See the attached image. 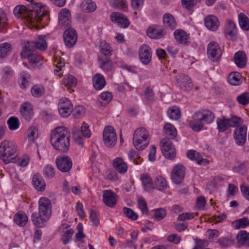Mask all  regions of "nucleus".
<instances>
[{
    "label": "nucleus",
    "instance_id": "nucleus-1",
    "mask_svg": "<svg viewBox=\"0 0 249 249\" xmlns=\"http://www.w3.org/2000/svg\"><path fill=\"white\" fill-rule=\"evenodd\" d=\"M70 132L65 126H58L50 135V142L53 148L60 152L68 151L70 145Z\"/></svg>",
    "mask_w": 249,
    "mask_h": 249
},
{
    "label": "nucleus",
    "instance_id": "nucleus-2",
    "mask_svg": "<svg viewBox=\"0 0 249 249\" xmlns=\"http://www.w3.org/2000/svg\"><path fill=\"white\" fill-rule=\"evenodd\" d=\"M14 13L18 18H26L31 23L40 22L44 18L47 17L48 11L45 7L36 6L33 9H27L24 5L17 6L14 9Z\"/></svg>",
    "mask_w": 249,
    "mask_h": 249
},
{
    "label": "nucleus",
    "instance_id": "nucleus-3",
    "mask_svg": "<svg viewBox=\"0 0 249 249\" xmlns=\"http://www.w3.org/2000/svg\"><path fill=\"white\" fill-rule=\"evenodd\" d=\"M17 146L13 142L5 140L0 142V159L6 164L13 160L11 157L15 156Z\"/></svg>",
    "mask_w": 249,
    "mask_h": 249
},
{
    "label": "nucleus",
    "instance_id": "nucleus-4",
    "mask_svg": "<svg viewBox=\"0 0 249 249\" xmlns=\"http://www.w3.org/2000/svg\"><path fill=\"white\" fill-rule=\"evenodd\" d=\"M150 142L148 131L143 127L137 128L134 132L133 143L135 147L139 150H142L147 147Z\"/></svg>",
    "mask_w": 249,
    "mask_h": 249
},
{
    "label": "nucleus",
    "instance_id": "nucleus-5",
    "mask_svg": "<svg viewBox=\"0 0 249 249\" xmlns=\"http://www.w3.org/2000/svg\"><path fill=\"white\" fill-rule=\"evenodd\" d=\"M103 140L105 145L108 147H113L116 143L117 137L114 129L111 126H106L103 131Z\"/></svg>",
    "mask_w": 249,
    "mask_h": 249
},
{
    "label": "nucleus",
    "instance_id": "nucleus-6",
    "mask_svg": "<svg viewBox=\"0 0 249 249\" xmlns=\"http://www.w3.org/2000/svg\"><path fill=\"white\" fill-rule=\"evenodd\" d=\"M160 145L162 153L166 158L173 159L176 157V149L174 145L170 140L163 139L160 142Z\"/></svg>",
    "mask_w": 249,
    "mask_h": 249
},
{
    "label": "nucleus",
    "instance_id": "nucleus-7",
    "mask_svg": "<svg viewBox=\"0 0 249 249\" xmlns=\"http://www.w3.org/2000/svg\"><path fill=\"white\" fill-rule=\"evenodd\" d=\"M39 213L43 218H50L51 215V203L50 200L45 197H42L38 202Z\"/></svg>",
    "mask_w": 249,
    "mask_h": 249
},
{
    "label": "nucleus",
    "instance_id": "nucleus-8",
    "mask_svg": "<svg viewBox=\"0 0 249 249\" xmlns=\"http://www.w3.org/2000/svg\"><path fill=\"white\" fill-rule=\"evenodd\" d=\"M55 163L57 168L62 172H69L72 165V160L68 156L58 157Z\"/></svg>",
    "mask_w": 249,
    "mask_h": 249
},
{
    "label": "nucleus",
    "instance_id": "nucleus-9",
    "mask_svg": "<svg viewBox=\"0 0 249 249\" xmlns=\"http://www.w3.org/2000/svg\"><path fill=\"white\" fill-rule=\"evenodd\" d=\"M207 53L209 58L213 61H217L219 60L222 52L217 43L212 41L208 45Z\"/></svg>",
    "mask_w": 249,
    "mask_h": 249
},
{
    "label": "nucleus",
    "instance_id": "nucleus-10",
    "mask_svg": "<svg viewBox=\"0 0 249 249\" xmlns=\"http://www.w3.org/2000/svg\"><path fill=\"white\" fill-rule=\"evenodd\" d=\"M58 110L61 116H69L72 110V105L70 100L67 98L61 99L58 104Z\"/></svg>",
    "mask_w": 249,
    "mask_h": 249
},
{
    "label": "nucleus",
    "instance_id": "nucleus-11",
    "mask_svg": "<svg viewBox=\"0 0 249 249\" xmlns=\"http://www.w3.org/2000/svg\"><path fill=\"white\" fill-rule=\"evenodd\" d=\"M247 134V127L242 125L236 128L233 131L234 139L239 145H243L246 142Z\"/></svg>",
    "mask_w": 249,
    "mask_h": 249
},
{
    "label": "nucleus",
    "instance_id": "nucleus-12",
    "mask_svg": "<svg viewBox=\"0 0 249 249\" xmlns=\"http://www.w3.org/2000/svg\"><path fill=\"white\" fill-rule=\"evenodd\" d=\"M63 38L66 46L72 47L75 44L77 39L75 30L71 28L66 29L63 34Z\"/></svg>",
    "mask_w": 249,
    "mask_h": 249
},
{
    "label": "nucleus",
    "instance_id": "nucleus-13",
    "mask_svg": "<svg viewBox=\"0 0 249 249\" xmlns=\"http://www.w3.org/2000/svg\"><path fill=\"white\" fill-rule=\"evenodd\" d=\"M139 55L142 63L147 65L151 60V49L148 45H142L139 49Z\"/></svg>",
    "mask_w": 249,
    "mask_h": 249
},
{
    "label": "nucleus",
    "instance_id": "nucleus-14",
    "mask_svg": "<svg viewBox=\"0 0 249 249\" xmlns=\"http://www.w3.org/2000/svg\"><path fill=\"white\" fill-rule=\"evenodd\" d=\"M176 84L180 88L186 91H189L192 89L193 84L190 77L185 74H180L176 77Z\"/></svg>",
    "mask_w": 249,
    "mask_h": 249
},
{
    "label": "nucleus",
    "instance_id": "nucleus-15",
    "mask_svg": "<svg viewBox=\"0 0 249 249\" xmlns=\"http://www.w3.org/2000/svg\"><path fill=\"white\" fill-rule=\"evenodd\" d=\"M147 36L152 39H160L165 34L163 27L160 26L153 25L149 27L146 31Z\"/></svg>",
    "mask_w": 249,
    "mask_h": 249
},
{
    "label": "nucleus",
    "instance_id": "nucleus-16",
    "mask_svg": "<svg viewBox=\"0 0 249 249\" xmlns=\"http://www.w3.org/2000/svg\"><path fill=\"white\" fill-rule=\"evenodd\" d=\"M110 20L116 23L122 28H126L130 25V22L127 18L123 14L118 12H113L110 15Z\"/></svg>",
    "mask_w": 249,
    "mask_h": 249
},
{
    "label": "nucleus",
    "instance_id": "nucleus-17",
    "mask_svg": "<svg viewBox=\"0 0 249 249\" xmlns=\"http://www.w3.org/2000/svg\"><path fill=\"white\" fill-rule=\"evenodd\" d=\"M185 174L184 167L181 164L177 165L172 173V179L176 184L180 183L183 180Z\"/></svg>",
    "mask_w": 249,
    "mask_h": 249
},
{
    "label": "nucleus",
    "instance_id": "nucleus-18",
    "mask_svg": "<svg viewBox=\"0 0 249 249\" xmlns=\"http://www.w3.org/2000/svg\"><path fill=\"white\" fill-rule=\"evenodd\" d=\"M206 27L210 30L215 31L220 26V22L218 18L213 15L207 16L204 19Z\"/></svg>",
    "mask_w": 249,
    "mask_h": 249
},
{
    "label": "nucleus",
    "instance_id": "nucleus-19",
    "mask_svg": "<svg viewBox=\"0 0 249 249\" xmlns=\"http://www.w3.org/2000/svg\"><path fill=\"white\" fill-rule=\"evenodd\" d=\"M196 113L205 124H211L215 118L214 113L209 110H201L196 112Z\"/></svg>",
    "mask_w": 249,
    "mask_h": 249
},
{
    "label": "nucleus",
    "instance_id": "nucleus-20",
    "mask_svg": "<svg viewBox=\"0 0 249 249\" xmlns=\"http://www.w3.org/2000/svg\"><path fill=\"white\" fill-rule=\"evenodd\" d=\"M71 13L70 10L64 8L59 14V24L63 27H67L71 23Z\"/></svg>",
    "mask_w": 249,
    "mask_h": 249
},
{
    "label": "nucleus",
    "instance_id": "nucleus-21",
    "mask_svg": "<svg viewBox=\"0 0 249 249\" xmlns=\"http://www.w3.org/2000/svg\"><path fill=\"white\" fill-rule=\"evenodd\" d=\"M103 202L107 206L113 207L116 204L117 196L113 192L106 190L104 192Z\"/></svg>",
    "mask_w": 249,
    "mask_h": 249
},
{
    "label": "nucleus",
    "instance_id": "nucleus-22",
    "mask_svg": "<svg viewBox=\"0 0 249 249\" xmlns=\"http://www.w3.org/2000/svg\"><path fill=\"white\" fill-rule=\"evenodd\" d=\"M20 111L22 118L26 121H30L34 115L33 107L29 103L23 104L20 107Z\"/></svg>",
    "mask_w": 249,
    "mask_h": 249
},
{
    "label": "nucleus",
    "instance_id": "nucleus-23",
    "mask_svg": "<svg viewBox=\"0 0 249 249\" xmlns=\"http://www.w3.org/2000/svg\"><path fill=\"white\" fill-rule=\"evenodd\" d=\"M113 166L120 174H125L127 171V165L122 158H116L113 161Z\"/></svg>",
    "mask_w": 249,
    "mask_h": 249
},
{
    "label": "nucleus",
    "instance_id": "nucleus-24",
    "mask_svg": "<svg viewBox=\"0 0 249 249\" xmlns=\"http://www.w3.org/2000/svg\"><path fill=\"white\" fill-rule=\"evenodd\" d=\"M144 190L147 192H150L155 188V185L152 181V178L147 174H143L141 176Z\"/></svg>",
    "mask_w": 249,
    "mask_h": 249
},
{
    "label": "nucleus",
    "instance_id": "nucleus-25",
    "mask_svg": "<svg viewBox=\"0 0 249 249\" xmlns=\"http://www.w3.org/2000/svg\"><path fill=\"white\" fill-rule=\"evenodd\" d=\"M187 156L191 160L197 162V163L200 165L208 162L206 159H203L202 156L199 153L194 150L187 151Z\"/></svg>",
    "mask_w": 249,
    "mask_h": 249
},
{
    "label": "nucleus",
    "instance_id": "nucleus-26",
    "mask_svg": "<svg viewBox=\"0 0 249 249\" xmlns=\"http://www.w3.org/2000/svg\"><path fill=\"white\" fill-rule=\"evenodd\" d=\"M189 124L194 131L197 132L202 129L205 124L195 112L192 117V120L190 121Z\"/></svg>",
    "mask_w": 249,
    "mask_h": 249
},
{
    "label": "nucleus",
    "instance_id": "nucleus-27",
    "mask_svg": "<svg viewBox=\"0 0 249 249\" xmlns=\"http://www.w3.org/2000/svg\"><path fill=\"white\" fill-rule=\"evenodd\" d=\"M225 33L232 37L237 34V28L234 22L231 19L226 20L225 25Z\"/></svg>",
    "mask_w": 249,
    "mask_h": 249
},
{
    "label": "nucleus",
    "instance_id": "nucleus-28",
    "mask_svg": "<svg viewBox=\"0 0 249 249\" xmlns=\"http://www.w3.org/2000/svg\"><path fill=\"white\" fill-rule=\"evenodd\" d=\"M93 86L97 90H101L106 85V80L100 73H96L92 78Z\"/></svg>",
    "mask_w": 249,
    "mask_h": 249
},
{
    "label": "nucleus",
    "instance_id": "nucleus-29",
    "mask_svg": "<svg viewBox=\"0 0 249 249\" xmlns=\"http://www.w3.org/2000/svg\"><path fill=\"white\" fill-rule=\"evenodd\" d=\"M33 184L38 191H44L46 184L42 177L38 174H35L33 177Z\"/></svg>",
    "mask_w": 249,
    "mask_h": 249
},
{
    "label": "nucleus",
    "instance_id": "nucleus-30",
    "mask_svg": "<svg viewBox=\"0 0 249 249\" xmlns=\"http://www.w3.org/2000/svg\"><path fill=\"white\" fill-rule=\"evenodd\" d=\"M163 23L166 28L174 30L176 27V22L174 17L169 13L165 14L163 17Z\"/></svg>",
    "mask_w": 249,
    "mask_h": 249
},
{
    "label": "nucleus",
    "instance_id": "nucleus-31",
    "mask_svg": "<svg viewBox=\"0 0 249 249\" xmlns=\"http://www.w3.org/2000/svg\"><path fill=\"white\" fill-rule=\"evenodd\" d=\"M234 62L236 65L240 67L243 68L245 67L246 64V54L243 51H238L234 54Z\"/></svg>",
    "mask_w": 249,
    "mask_h": 249
},
{
    "label": "nucleus",
    "instance_id": "nucleus-32",
    "mask_svg": "<svg viewBox=\"0 0 249 249\" xmlns=\"http://www.w3.org/2000/svg\"><path fill=\"white\" fill-rule=\"evenodd\" d=\"M80 6L82 11L87 13L92 12L97 8L96 3L91 0H84Z\"/></svg>",
    "mask_w": 249,
    "mask_h": 249
},
{
    "label": "nucleus",
    "instance_id": "nucleus-33",
    "mask_svg": "<svg viewBox=\"0 0 249 249\" xmlns=\"http://www.w3.org/2000/svg\"><path fill=\"white\" fill-rule=\"evenodd\" d=\"M228 119L225 117L218 118L216 120L217 128L219 132H224L230 127Z\"/></svg>",
    "mask_w": 249,
    "mask_h": 249
},
{
    "label": "nucleus",
    "instance_id": "nucleus-34",
    "mask_svg": "<svg viewBox=\"0 0 249 249\" xmlns=\"http://www.w3.org/2000/svg\"><path fill=\"white\" fill-rule=\"evenodd\" d=\"M39 213H33L31 215V220L34 225L37 227H42L44 223L48 220L47 219L43 218Z\"/></svg>",
    "mask_w": 249,
    "mask_h": 249
},
{
    "label": "nucleus",
    "instance_id": "nucleus-35",
    "mask_svg": "<svg viewBox=\"0 0 249 249\" xmlns=\"http://www.w3.org/2000/svg\"><path fill=\"white\" fill-rule=\"evenodd\" d=\"M14 220L17 225L24 226L28 222V218L24 213L19 212L15 215Z\"/></svg>",
    "mask_w": 249,
    "mask_h": 249
},
{
    "label": "nucleus",
    "instance_id": "nucleus-36",
    "mask_svg": "<svg viewBox=\"0 0 249 249\" xmlns=\"http://www.w3.org/2000/svg\"><path fill=\"white\" fill-rule=\"evenodd\" d=\"M112 97L111 92L109 91L103 92L99 95L98 101L101 106L105 107L111 101Z\"/></svg>",
    "mask_w": 249,
    "mask_h": 249
},
{
    "label": "nucleus",
    "instance_id": "nucleus-37",
    "mask_svg": "<svg viewBox=\"0 0 249 249\" xmlns=\"http://www.w3.org/2000/svg\"><path fill=\"white\" fill-rule=\"evenodd\" d=\"M176 40L181 44H187L188 43V37L186 33L182 30H178L174 32Z\"/></svg>",
    "mask_w": 249,
    "mask_h": 249
},
{
    "label": "nucleus",
    "instance_id": "nucleus-38",
    "mask_svg": "<svg viewBox=\"0 0 249 249\" xmlns=\"http://www.w3.org/2000/svg\"><path fill=\"white\" fill-rule=\"evenodd\" d=\"M45 36H39L36 41L34 42V45L36 48L41 51H45L47 48V43Z\"/></svg>",
    "mask_w": 249,
    "mask_h": 249
},
{
    "label": "nucleus",
    "instance_id": "nucleus-39",
    "mask_svg": "<svg viewBox=\"0 0 249 249\" xmlns=\"http://www.w3.org/2000/svg\"><path fill=\"white\" fill-rule=\"evenodd\" d=\"M237 239L240 245L249 247V232L246 231H240L237 235Z\"/></svg>",
    "mask_w": 249,
    "mask_h": 249
},
{
    "label": "nucleus",
    "instance_id": "nucleus-40",
    "mask_svg": "<svg viewBox=\"0 0 249 249\" xmlns=\"http://www.w3.org/2000/svg\"><path fill=\"white\" fill-rule=\"evenodd\" d=\"M34 42H28L23 48L22 51L21 52V57L23 58H27L31 54L34 53Z\"/></svg>",
    "mask_w": 249,
    "mask_h": 249
},
{
    "label": "nucleus",
    "instance_id": "nucleus-41",
    "mask_svg": "<svg viewBox=\"0 0 249 249\" xmlns=\"http://www.w3.org/2000/svg\"><path fill=\"white\" fill-rule=\"evenodd\" d=\"M151 213L153 218L157 221L162 220L166 215V211L162 208L153 209Z\"/></svg>",
    "mask_w": 249,
    "mask_h": 249
},
{
    "label": "nucleus",
    "instance_id": "nucleus-42",
    "mask_svg": "<svg viewBox=\"0 0 249 249\" xmlns=\"http://www.w3.org/2000/svg\"><path fill=\"white\" fill-rule=\"evenodd\" d=\"M12 45L7 42L0 44V58H6L10 53L12 50Z\"/></svg>",
    "mask_w": 249,
    "mask_h": 249
},
{
    "label": "nucleus",
    "instance_id": "nucleus-43",
    "mask_svg": "<svg viewBox=\"0 0 249 249\" xmlns=\"http://www.w3.org/2000/svg\"><path fill=\"white\" fill-rule=\"evenodd\" d=\"M238 21L240 27L246 31L249 30V19L242 13L238 15Z\"/></svg>",
    "mask_w": 249,
    "mask_h": 249
},
{
    "label": "nucleus",
    "instance_id": "nucleus-44",
    "mask_svg": "<svg viewBox=\"0 0 249 249\" xmlns=\"http://www.w3.org/2000/svg\"><path fill=\"white\" fill-rule=\"evenodd\" d=\"M63 227L67 230L65 231L61 239L63 244L66 245L69 243L70 240L71 239L74 233V231L72 229L70 228V226L67 224L64 225Z\"/></svg>",
    "mask_w": 249,
    "mask_h": 249
},
{
    "label": "nucleus",
    "instance_id": "nucleus-45",
    "mask_svg": "<svg viewBox=\"0 0 249 249\" xmlns=\"http://www.w3.org/2000/svg\"><path fill=\"white\" fill-rule=\"evenodd\" d=\"M240 74L238 72L231 73L228 78L230 84L233 86H238L240 84Z\"/></svg>",
    "mask_w": 249,
    "mask_h": 249
},
{
    "label": "nucleus",
    "instance_id": "nucleus-46",
    "mask_svg": "<svg viewBox=\"0 0 249 249\" xmlns=\"http://www.w3.org/2000/svg\"><path fill=\"white\" fill-rule=\"evenodd\" d=\"M63 84L67 88L68 90H69L70 88L76 86L77 80L76 78L72 75H68L63 79Z\"/></svg>",
    "mask_w": 249,
    "mask_h": 249
},
{
    "label": "nucleus",
    "instance_id": "nucleus-47",
    "mask_svg": "<svg viewBox=\"0 0 249 249\" xmlns=\"http://www.w3.org/2000/svg\"><path fill=\"white\" fill-rule=\"evenodd\" d=\"M166 135L171 139L175 138L177 135L176 128L172 124L166 123L164 126Z\"/></svg>",
    "mask_w": 249,
    "mask_h": 249
},
{
    "label": "nucleus",
    "instance_id": "nucleus-48",
    "mask_svg": "<svg viewBox=\"0 0 249 249\" xmlns=\"http://www.w3.org/2000/svg\"><path fill=\"white\" fill-rule=\"evenodd\" d=\"M232 224L235 229L245 228L249 226V219L245 217L233 221Z\"/></svg>",
    "mask_w": 249,
    "mask_h": 249
},
{
    "label": "nucleus",
    "instance_id": "nucleus-49",
    "mask_svg": "<svg viewBox=\"0 0 249 249\" xmlns=\"http://www.w3.org/2000/svg\"><path fill=\"white\" fill-rule=\"evenodd\" d=\"M169 117L172 120H178L180 117V112L179 108L177 107H172L167 111Z\"/></svg>",
    "mask_w": 249,
    "mask_h": 249
},
{
    "label": "nucleus",
    "instance_id": "nucleus-50",
    "mask_svg": "<svg viewBox=\"0 0 249 249\" xmlns=\"http://www.w3.org/2000/svg\"><path fill=\"white\" fill-rule=\"evenodd\" d=\"M27 134L29 142L32 143L37 138V129L35 126H31L27 131Z\"/></svg>",
    "mask_w": 249,
    "mask_h": 249
},
{
    "label": "nucleus",
    "instance_id": "nucleus-51",
    "mask_svg": "<svg viewBox=\"0 0 249 249\" xmlns=\"http://www.w3.org/2000/svg\"><path fill=\"white\" fill-rule=\"evenodd\" d=\"M233 171L241 175H244L247 173L248 169L245 162H238L234 166Z\"/></svg>",
    "mask_w": 249,
    "mask_h": 249
},
{
    "label": "nucleus",
    "instance_id": "nucleus-52",
    "mask_svg": "<svg viewBox=\"0 0 249 249\" xmlns=\"http://www.w3.org/2000/svg\"><path fill=\"white\" fill-rule=\"evenodd\" d=\"M230 126L231 127H239L243 123V120L241 118L235 115H232L231 118L228 119Z\"/></svg>",
    "mask_w": 249,
    "mask_h": 249
},
{
    "label": "nucleus",
    "instance_id": "nucleus-53",
    "mask_svg": "<svg viewBox=\"0 0 249 249\" xmlns=\"http://www.w3.org/2000/svg\"><path fill=\"white\" fill-rule=\"evenodd\" d=\"M7 123L8 128L10 130H15L19 127V120L18 118L14 116L10 117L7 120Z\"/></svg>",
    "mask_w": 249,
    "mask_h": 249
},
{
    "label": "nucleus",
    "instance_id": "nucleus-54",
    "mask_svg": "<svg viewBox=\"0 0 249 249\" xmlns=\"http://www.w3.org/2000/svg\"><path fill=\"white\" fill-rule=\"evenodd\" d=\"M155 184L157 188L160 191L167 188V185L165 179L161 176H158L155 179Z\"/></svg>",
    "mask_w": 249,
    "mask_h": 249
},
{
    "label": "nucleus",
    "instance_id": "nucleus-55",
    "mask_svg": "<svg viewBox=\"0 0 249 249\" xmlns=\"http://www.w3.org/2000/svg\"><path fill=\"white\" fill-rule=\"evenodd\" d=\"M43 174L45 177L51 178L55 175V169L54 167L50 164H47L43 169Z\"/></svg>",
    "mask_w": 249,
    "mask_h": 249
},
{
    "label": "nucleus",
    "instance_id": "nucleus-56",
    "mask_svg": "<svg viewBox=\"0 0 249 249\" xmlns=\"http://www.w3.org/2000/svg\"><path fill=\"white\" fill-rule=\"evenodd\" d=\"M217 243L223 248H227L233 244V241L231 237L227 236L220 238L218 240Z\"/></svg>",
    "mask_w": 249,
    "mask_h": 249
},
{
    "label": "nucleus",
    "instance_id": "nucleus-57",
    "mask_svg": "<svg viewBox=\"0 0 249 249\" xmlns=\"http://www.w3.org/2000/svg\"><path fill=\"white\" fill-rule=\"evenodd\" d=\"M112 6L125 11L127 8V4L125 0H112Z\"/></svg>",
    "mask_w": 249,
    "mask_h": 249
},
{
    "label": "nucleus",
    "instance_id": "nucleus-58",
    "mask_svg": "<svg viewBox=\"0 0 249 249\" xmlns=\"http://www.w3.org/2000/svg\"><path fill=\"white\" fill-rule=\"evenodd\" d=\"M30 78V76L26 72H23L21 74V77L19 80L20 87L21 89H25L29 85L28 80Z\"/></svg>",
    "mask_w": 249,
    "mask_h": 249
},
{
    "label": "nucleus",
    "instance_id": "nucleus-59",
    "mask_svg": "<svg viewBox=\"0 0 249 249\" xmlns=\"http://www.w3.org/2000/svg\"><path fill=\"white\" fill-rule=\"evenodd\" d=\"M13 73V71L11 67H5L2 70V79L7 81L12 76Z\"/></svg>",
    "mask_w": 249,
    "mask_h": 249
},
{
    "label": "nucleus",
    "instance_id": "nucleus-60",
    "mask_svg": "<svg viewBox=\"0 0 249 249\" xmlns=\"http://www.w3.org/2000/svg\"><path fill=\"white\" fill-rule=\"evenodd\" d=\"M31 92L34 97H40L44 93V88L40 85H35L32 88Z\"/></svg>",
    "mask_w": 249,
    "mask_h": 249
},
{
    "label": "nucleus",
    "instance_id": "nucleus-61",
    "mask_svg": "<svg viewBox=\"0 0 249 249\" xmlns=\"http://www.w3.org/2000/svg\"><path fill=\"white\" fill-rule=\"evenodd\" d=\"M237 100L240 104L246 106L249 103V93L245 92L237 97Z\"/></svg>",
    "mask_w": 249,
    "mask_h": 249
},
{
    "label": "nucleus",
    "instance_id": "nucleus-62",
    "mask_svg": "<svg viewBox=\"0 0 249 249\" xmlns=\"http://www.w3.org/2000/svg\"><path fill=\"white\" fill-rule=\"evenodd\" d=\"M123 212L127 217L132 220H136L138 218V215L130 208L124 207Z\"/></svg>",
    "mask_w": 249,
    "mask_h": 249
},
{
    "label": "nucleus",
    "instance_id": "nucleus-63",
    "mask_svg": "<svg viewBox=\"0 0 249 249\" xmlns=\"http://www.w3.org/2000/svg\"><path fill=\"white\" fill-rule=\"evenodd\" d=\"M100 48V52L105 56H108L111 54L110 47L107 43L101 42Z\"/></svg>",
    "mask_w": 249,
    "mask_h": 249
},
{
    "label": "nucleus",
    "instance_id": "nucleus-64",
    "mask_svg": "<svg viewBox=\"0 0 249 249\" xmlns=\"http://www.w3.org/2000/svg\"><path fill=\"white\" fill-rule=\"evenodd\" d=\"M27 58L29 62L32 65H36L43 59L42 56L35 53L31 54Z\"/></svg>",
    "mask_w": 249,
    "mask_h": 249
}]
</instances>
